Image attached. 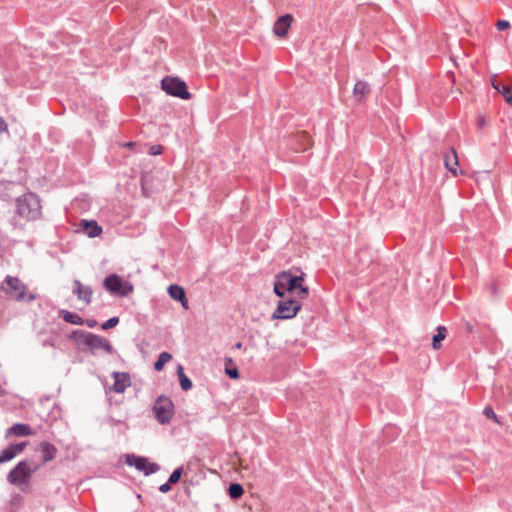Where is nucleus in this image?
<instances>
[{"mask_svg":"<svg viewBox=\"0 0 512 512\" xmlns=\"http://www.w3.org/2000/svg\"><path fill=\"white\" fill-rule=\"evenodd\" d=\"M41 215V204L37 194H22L16 200V215L10 220L14 228H21L20 218L35 220Z\"/></svg>","mask_w":512,"mask_h":512,"instance_id":"nucleus-1","label":"nucleus"},{"mask_svg":"<svg viewBox=\"0 0 512 512\" xmlns=\"http://www.w3.org/2000/svg\"><path fill=\"white\" fill-rule=\"evenodd\" d=\"M71 338H74L77 343L84 344L93 351L102 349L109 354L113 352V347L107 339L90 332L76 330L72 332Z\"/></svg>","mask_w":512,"mask_h":512,"instance_id":"nucleus-2","label":"nucleus"},{"mask_svg":"<svg viewBox=\"0 0 512 512\" xmlns=\"http://www.w3.org/2000/svg\"><path fill=\"white\" fill-rule=\"evenodd\" d=\"M1 290L16 301L26 300L27 302H31L35 299L33 294L28 295L26 298L25 284L19 278L10 275L5 277L1 284Z\"/></svg>","mask_w":512,"mask_h":512,"instance_id":"nucleus-3","label":"nucleus"},{"mask_svg":"<svg viewBox=\"0 0 512 512\" xmlns=\"http://www.w3.org/2000/svg\"><path fill=\"white\" fill-rule=\"evenodd\" d=\"M282 281L288 290V296L296 297L297 299H306L309 295L308 287L303 286V276L293 275L290 272H282Z\"/></svg>","mask_w":512,"mask_h":512,"instance_id":"nucleus-4","label":"nucleus"},{"mask_svg":"<svg viewBox=\"0 0 512 512\" xmlns=\"http://www.w3.org/2000/svg\"><path fill=\"white\" fill-rule=\"evenodd\" d=\"M300 300L301 299H297L296 297L290 296L281 298L278 302L276 310L272 315V318L284 320L295 317L299 310L301 309Z\"/></svg>","mask_w":512,"mask_h":512,"instance_id":"nucleus-5","label":"nucleus"},{"mask_svg":"<svg viewBox=\"0 0 512 512\" xmlns=\"http://www.w3.org/2000/svg\"><path fill=\"white\" fill-rule=\"evenodd\" d=\"M161 88L168 95L178 97L180 99L188 100L191 97L186 83L177 77L166 76L163 78L161 81Z\"/></svg>","mask_w":512,"mask_h":512,"instance_id":"nucleus-6","label":"nucleus"},{"mask_svg":"<svg viewBox=\"0 0 512 512\" xmlns=\"http://www.w3.org/2000/svg\"><path fill=\"white\" fill-rule=\"evenodd\" d=\"M104 288L111 294L126 297L133 292V285L128 281H123L117 274L107 276L103 281Z\"/></svg>","mask_w":512,"mask_h":512,"instance_id":"nucleus-7","label":"nucleus"},{"mask_svg":"<svg viewBox=\"0 0 512 512\" xmlns=\"http://www.w3.org/2000/svg\"><path fill=\"white\" fill-rule=\"evenodd\" d=\"M153 411L159 423H169L174 414V405L172 400L164 395L159 396L155 401Z\"/></svg>","mask_w":512,"mask_h":512,"instance_id":"nucleus-8","label":"nucleus"},{"mask_svg":"<svg viewBox=\"0 0 512 512\" xmlns=\"http://www.w3.org/2000/svg\"><path fill=\"white\" fill-rule=\"evenodd\" d=\"M31 475L28 460L20 461L7 475V481L12 485L27 486Z\"/></svg>","mask_w":512,"mask_h":512,"instance_id":"nucleus-9","label":"nucleus"},{"mask_svg":"<svg viewBox=\"0 0 512 512\" xmlns=\"http://www.w3.org/2000/svg\"><path fill=\"white\" fill-rule=\"evenodd\" d=\"M126 463L129 466L135 467L138 471L143 472L145 475H151L159 470V465L156 463H149L147 458L136 455H127Z\"/></svg>","mask_w":512,"mask_h":512,"instance_id":"nucleus-10","label":"nucleus"},{"mask_svg":"<svg viewBox=\"0 0 512 512\" xmlns=\"http://www.w3.org/2000/svg\"><path fill=\"white\" fill-rule=\"evenodd\" d=\"M293 17L290 14L280 16L274 23L273 31L276 36L283 38L291 27Z\"/></svg>","mask_w":512,"mask_h":512,"instance_id":"nucleus-11","label":"nucleus"},{"mask_svg":"<svg viewBox=\"0 0 512 512\" xmlns=\"http://www.w3.org/2000/svg\"><path fill=\"white\" fill-rule=\"evenodd\" d=\"M112 377L114 379L112 390L116 393H123L131 384L129 374L127 373L113 372Z\"/></svg>","mask_w":512,"mask_h":512,"instance_id":"nucleus-12","label":"nucleus"},{"mask_svg":"<svg viewBox=\"0 0 512 512\" xmlns=\"http://www.w3.org/2000/svg\"><path fill=\"white\" fill-rule=\"evenodd\" d=\"M73 292L78 299L83 300L86 304L91 302L93 290L90 286H84L79 280H74Z\"/></svg>","mask_w":512,"mask_h":512,"instance_id":"nucleus-13","label":"nucleus"},{"mask_svg":"<svg viewBox=\"0 0 512 512\" xmlns=\"http://www.w3.org/2000/svg\"><path fill=\"white\" fill-rule=\"evenodd\" d=\"M168 294L173 300L180 302L183 308L188 309V300L183 287L172 284L168 287Z\"/></svg>","mask_w":512,"mask_h":512,"instance_id":"nucleus-14","label":"nucleus"},{"mask_svg":"<svg viewBox=\"0 0 512 512\" xmlns=\"http://www.w3.org/2000/svg\"><path fill=\"white\" fill-rule=\"evenodd\" d=\"M32 429L27 424L16 423L6 431V438L10 436L24 437L32 435Z\"/></svg>","mask_w":512,"mask_h":512,"instance_id":"nucleus-15","label":"nucleus"},{"mask_svg":"<svg viewBox=\"0 0 512 512\" xmlns=\"http://www.w3.org/2000/svg\"><path fill=\"white\" fill-rule=\"evenodd\" d=\"M444 164L445 167L453 174L457 175V170L459 167L458 156L454 148H450V150L444 155Z\"/></svg>","mask_w":512,"mask_h":512,"instance_id":"nucleus-16","label":"nucleus"},{"mask_svg":"<svg viewBox=\"0 0 512 512\" xmlns=\"http://www.w3.org/2000/svg\"><path fill=\"white\" fill-rule=\"evenodd\" d=\"M371 92L370 85L363 80L355 83L353 88V96L358 102H363L364 98Z\"/></svg>","mask_w":512,"mask_h":512,"instance_id":"nucleus-17","label":"nucleus"},{"mask_svg":"<svg viewBox=\"0 0 512 512\" xmlns=\"http://www.w3.org/2000/svg\"><path fill=\"white\" fill-rule=\"evenodd\" d=\"M40 450L42 452V463L52 461L57 453V449L54 445L44 442L40 444Z\"/></svg>","mask_w":512,"mask_h":512,"instance_id":"nucleus-18","label":"nucleus"},{"mask_svg":"<svg viewBox=\"0 0 512 512\" xmlns=\"http://www.w3.org/2000/svg\"><path fill=\"white\" fill-rule=\"evenodd\" d=\"M60 317L67 323L74 324V325H83L84 320L82 317H80L78 314L67 311V310H61L59 312Z\"/></svg>","mask_w":512,"mask_h":512,"instance_id":"nucleus-19","label":"nucleus"},{"mask_svg":"<svg viewBox=\"0 0 512 512\" xmlns=\"http://www.w3.org/2000/svg\"><path fill=\"white\" fill-rule=\"evenodd\" d=\"M83 228L91 238L99 236L102 232V228L95 221H83Z\"/></svg>","mask_w":512,"mask_h":512,"instance_id":"nucleus-20","label":"nucleus"},{"mask_svg":"<svg viewBox=\"0 0 512 512\" xmlns=\"http://www.w3.org/2000/svg\"><path fill=\"white\" fill-rule=\"evenodd\" d=\"M494 88L497 89L504 97L505 101L512 106V86L505 83H499L498 85H494Z\"/></svg>","mask_w":512,"mask_h":512,"instance_id":"nucleus-21","label":"nucleus"},{"mask_svg":"<svg viewBox=\"0 0 512 512\" xmlns=\"http://www.w3.org/2000/svg\"><path fill=\"white\" fill-rule=\"evenodd\" d=\"M274 292L280 298H285L288 296V290H286V285H284V282L282 281V272L276 276Z\"/></svg>","mask_w":512,"mask_h":512,"instance_id":"nucleus-22","label":"nucleus"},{"mask_svg":"<svg viewBox=\"0 0 512 512\" xmlns=\"http://www.w3.org/2000/svg\"><path fill=\"white\" fill-rule=\"evenodd\" d=\"M177 374L182 390L188 391L192 388V381L184 374L183 367L181 365L177 368Z\"/></svg>","mask_w":512,"mask_h":512,"instance_id":"nucleus-23","label":"nucleus"},{"mask_svg":"<svg viewBox=\"0 0 512 512\" xmlns=\"http://www.w3.org/2000/svg\"><path fill=\"white\" fill-rule=\"evenodd\" d=\"M172 359V356L168 352H162L158 356V359L154 363V369L156 371H161L164 365Z\"/></svg>","mask_w":512,"mask_h":512,"instance_id":"nucleus-24","label":"nucleus"},{"mask_svg":"<svg viewBox=\"0 0 512 512\" xmlns=\"http://www.w3.org/2000/svg\"><path fill=\"white\" fill-rule=\"evenodd\" d=\"M228 493L232 499H238L243 495L244 489L239 483H231L228 488Z\"/></svg>","mask_w":512,"mask_h":512,"instance_id":"nucleus-25","label":"nucleus"},{"mask_svg":"<svg viewBox=\"0 0 512 512\" xmlns=\"http://www.w3.org/2000/svg\"><path fill=\"white\" fill-rule=\"evenodd\" d=\"M446 337V328L444 326H439L437 328V333L433 336L432 346L433 348H439V343L444 340Z\"/></svg>","mask_w":512,"mask_h":512,"instance_id":"nucleus-26","label":"nucleus"},{"mask_svg":"<svg viewBox=\"0 0 512 512\" xmlns=\"http://www.w3.org/2000/svg\"><path fill=\"white\" fill-rule=\"evenodd\" d=\"M15 457V452L12 450L11 446L5 448L0 454V464L8 462Z\"/></svg>","mask_w":512,"mask_h":512,"instance_id":"nucleus-27","label":"nucleus"},{"mask_svg":"<svg viewBox=\"0 0 512 512\" xmlns=\"http://www.w3.org/2000/svg\"><path fill=\"white\" fill-rule=\"evenodd\" d=\"M182 473H183V467L176 468L169 476V479H168L169 483L176 484L180 480Z\"/></svg>","mask_w":512,"mask_h":512,"instance_id":"nucleus-28","label":"nucleus"},{"mask_svg":"<svg viewBox=\"0 0 512 512\" xmlns=\"http://www.w3.org/2000/svg\"><path fill=\"white\" fill-rule=\"evenodd\" d=\"M118 323H119V318L116 316L112 317L102 324V329L108 330L110 328L115 327Z\"/></svg>","mask_w":512,"mask_h":512,"instance_id":"nucleus-29","label":"nucleus"},{"mask_svg":"<svg viewBox=\"0 0 512 512\" xmlns=\"http://www.w3.org/2000/svg\"><path fill=\"white\" fill-rule=\"evenodd\" d=\"M163 147L161 145H152L149 147L148 153L152 156H157L162 154Z\"/></svg>","mask_w":512,"mask_h":512,"instance_id":"nucleus-30","label":"nucleus"},{"mask_svg":"<svg viewBox=\"0 0 512 512\" xmlns=\"http://www.w3.org/2000/svg\"><path fill=\"white\" fill-rule=\"evenodd\" d=\"M483 414L488 418V419H493L494 421H498L497 420V415L495 414L494 410L492 409V407L490 406H487L484 408V411H483Z\"/></svg>","mask_w":512,"mask_h":512,"instance_id":"nucleus-31","label":"nucleus"},{"mask_svg":"<svg viewBox=\"0 0 512 512\" xmlns=\"http://www.w3.org/2000/svg\"><path fill=\"white\" fill-rule=\"evenodd\" d=\"M12 450L15 452V456L20 454L26 447V442H20L10 445Z\"/></svg>","mask_w":512,"mask_h":512,"instance_id":"nucleus-32","label":"nucleus"},{"mask_svg":"<svg viewBox=\"0 0 512 512\" xmlns=\"http://www.w3.org/2000/svg\"><path fill=\"white\" fill-rule=\"evenodd\" d=\"M496 27L499 31H503L510 27V23L507 20H498L496 23Z\"/></svg>","mask_w":512,"mask_h":512,"instance_id":"nucleus-33","label":"nucleus"},{"mask_svg":"<svg viewBox=\"0 0 512 512\" xmlns=\"http://www.w3.org/2000/svg\"><path fill=\"white\" fill-rule=\"evenodd\" d=\"M41 467V464H38V463H35V462H31L28 460V468H29V472H30V475L32 476L36 471H38Z\"/></svg>","mask_w":512,"mask_h":512,"instance_id":"nucleus-34","label":"nucleus"},{"mask_svg":"<svg viewBox=\"0 0 512 512\" xmlns=\"http://www.w3.org/2000/svg\"><path fill=\"white\" fill-rule=\"evenodd\" d=\"M226 374L232 379H237L239 377V373L236 367L233 369L226 368Z\"/></svg>","mask_w":512,"mask_h":512,"instance_id":"nucleus-35","label":"nucleus"},{"mask_svg":"<svg viewBox=\"0 0 512 512\" xmlns=\"http://www.w3.org/2000/svg\"><path fill=\"white\" fill-rule=\"evenodd\" d=\"M8 131V124L5 119L0 116V134Z\"/></svg>","mask_w":512,"mask_h":512,"instance_id":"nucleus-36","label":"nucleus"},{"mask_svg":"<svg viewBox=\"0 0 512 512\" xmlns=\"http://www.w3.org/2000/svg\"><path fill=\"white\" fill-rule=\"evenodd\" d=\"M171 485L172 484L169 483V481H167L166 483L160 485V487H159L160 492L168 493L171 490Z\"/></svg>","mask_w":512,"mask_h":512,"instance_id":"nucleus-37","label":"nucleus"},{"mask_svg":"<svg viewBox=\"0 0 512 512\" xmlns=\"http://www.w3.org/2000/svg\"><path fill=\"white\" fill-rule=\"evenodd\" d=\"M84 323L89 327V328H94L97 326V321L95 319H87L86 321H84Z\"/></svg>","mask_w":512,"mask_h":512,"instance_id":"nucleus-38","label":"nucleus"},{"mask_svg":"<svg viewBox=\"0 0 512 512\" xmlns=\"http://www.w3.org/2000/svg\"><path fill=\"white\" fill-rule=\"evenodd\" d=\"M43 345L44 346H51V347H54L55 346V341L53 338H49V339H46L44 342H43Z\"/></svg>","mask_w":512,"mask_h":512,"instance_id":"nucleus-39","label":"nucleus"},{"mask_svg":"<svg viewBox=\"0 0 512 512\" xmlns=\"http://www.w3.org/2000/svg\"><path fill=\"white\" fill-rule=\"evenodd\" d=\"M108 423H109L111 426H113V427H114V426H116V425H118V424H121V423H122V421L117 420V419H114V418H109V419H108Z\"/></svg>","mask_w":512,"mask_h":512,"instance_id":"nucleus-40","label":"nucleus"},{"mask_svg":"<svg viewBox=\"0 0 512 512\" xmlns=\"http://www.w3.org/2000/svg\"><path fill=\"white\" fill-rule=\"evenodd\" d=\"M134 146H136V143L135 142H126L123 144V147L125 148H128V149H132Z\"/></svg>","mask_w":512,"mask_h":512,"instance_id":"nucleus-41","label":"nucleus"},{"mask_svg":"<svg viewBox=\"0 0 512 512\" xmlns=\"http://www.w3.org/2000/svg\"><path fill=\"white\" fill-rule=\"evenodd\" d=\"M484 122H485L484 118H481L478 120V125L482 126V125H484Z\"/></svg>","mask_w":512,"mask_h":512,"instance_id":"nucleus-42","label":"nucleus"},{"mask_svg":"<svg viewBox=\"0 0 512 512\" xmlns=\"http://www.w3.org/2000/svg\"><path fill=\"white\" fill-rule=\"evenodd\" d=\"M235 348H236V349H241V348H242V343H241V342H237V343L235 344Z\"/></svg>","mask_w":512,"mask_h":512,"instance_id":"nucleus-43","label":"nucleus"}]
</instances>
